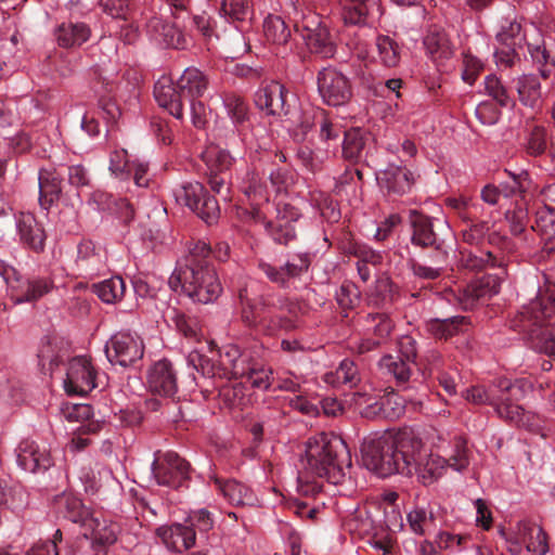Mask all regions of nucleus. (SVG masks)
<instances>
[{"mask_svg": "<svg viewBox=\"0 0 555 555\" xmlns=\"http://www.w3.org/2000/svg\"><path fill=\"white\" fill-rule=\"evenodd\" d=\"M363 466L378 477L416 472L423 482L437 481L449 468L461 472L468 465L466 442L456 437L447 442L433 430L425 440L413 430L395 437L383 436L364 440L361 447Z\"/></svg>", "mask_w": 555, "mask_h": 555, "instance_id": "1", "label": "nucleus"}, {"mask_svg": "<svg viewBox=\"0 0 555 555\" xmlns=\"http://www.w3.org/2000/svg\"><path fill=\"white\" fill-rule=\"evenodd\" d=\"M300 463L308 476L324 478L331 486L360 482L353 473L347 444L333 434L322 433L309 438Z\"/></svg>", "mask_w": 555, "mask_h": 555, "instance_id": "2", "label": "nucleus"}, {"mask_svg": "<svg viewBox=\"0 0 555 555\" xmlns=\"http://www.w3.org/2000/svg\"><path fill=\"white\" fill-rule=\"evenodd\" d=\"M494 387L500 392L499 395H495L492 389L486 390L481 386H473L463 392V397L474 404H490L499 417L516 426L532 429L535 426V415L526 412L517 403L531 389V384L526 379H517L512 383L507 378H499Z\"/></svg>", "mask_w": 555, "mask_h": 555, "instance_id": "3", "label": "nucleus"}, {"mask_svg": "<svg viewBox=\"0 0 555 555\" xmlns=\"http://www.w3.org/2000/svg\"><path fill=\"white\" fill-rule=\"evenodd\" d=\"M243 191L251 201V209L243 210L246 221L262 224L270 236L279 244H287L296 235L295 223L300 214L296 207L280 201L276 204V218L274 221H267L262 210L257 207L262 202L269 201L268 185L262 183L261 178L255 171H248L243 180Z\"/></svg>", "mask_w": 555, "mask_h": 555, "instance_id": "4", "label": "nucleus"}, {"mask_svg": "<svg viewBox=\"0 0 555 555\" xmlns=\"http://www.w3.org/2000/svg\"><path fill=\"white\" fill-rule=\"evenodd\" d=\"M255 103L269 115L283 116L284 127L297 140L304 139L313 126V116L297 105V99L283 85L271 81L259 88Z\"/></svg>", "mask_w": 555, "mask_h": 555, "instance_id": "5", "label": "nucleus"}, {"mask_svg": "<svg viewBox=\"0 0 555 555\" xmlns=\"http://www.w3.org/2000/svg\"><path fill=\"white\" fill-rule=\"evenodd\" d=\"M208 88L206 75L191 66L183 70L173 85L169 77H160L154 86V96L158 105L177 119L183 117V99L202 98Z\"/></svg>", "mask_w": 555, "mask_h": 555, "instance_id": "6", "label": "nucleus"}, {"mask_svg": "<svg viewBox=\"0 0 555 555\" xmlns=\"http://www.w3.org/2000/svg\"><path fill=\"white\" fill-rule=\"evenodd\" d=\"M55 503L59 508H64L65 518L80 525L83 535L91 538L93 545L107 547L116 542L119 526L106 519L101 520L72 489L56 496Z\"/></svg>", "mask_w": 555, "mask_h": 555, "instance_id": "7", "label": "nucleus"}, {"mask_svg": "<svg viewBox=\"0 0 555 555\" xmlns=\"http://www.w3.org/2000/svg\"><path fill=\"white\" fill-rule=\"evenodd\" d=\"M168 284L173 292H180L201 304L212 302L222 292L215 268L203 263L179 266L170 275Z\"/></svg>", "mask_w": 555, "mask_h": 555, "instance_id": "8", "label": "nucleus"}, {"mask_svg": "<svg viewBox=\"0 0 555 555\" xmlns=\"http://www.w3.org/2000/svg\"><path fill=\"white\" fill-rule=\"evenodd\" d=\"M242 305L243 321L266 335H274L279 331H291L297 326L296 314L283 306L262 299L251 300L246 288L238 292Z\"/></svg>", "mask_w": 555, "mask_h": 555, "instance_id": "9", "label": "nucleus"}, {"mask_svg": "<svg viewBox=\"0 0 555 555\" xmlns=\"http://www.w3.org/2000/svg\"><path fill=\"white\" fill-rule=\"evenodd\" d=\"M555 317V284L546 283L540 287L534 299L524 305L511 320V326L528 336L533 348V336L545 327H555L550 320Z\"/></svg>", "mask_w": 555, "mask_h": 555, "instance_id": "10", "label": "nucleus"}, {"mask_svg": "<svg viewBox=\"0 0 555 555\" xmlns=\"http://www.w3.org/2000/svg\"><path fill=\"white\" fill-rule=\"evenodd\" d=\"M0 276L7 285L8 295L15 304L35 301L53 288L48 276H34L24 280L16 269L0 260Z\"/></svg>", "mask_w": 555, "mask_h": 555, "instance_id": "11", "label": "nucleus"}, {"mask_svg": "<svg viewBox=\"0 0 555 555\" xmlns=\"http://www.w3.org/2000/svg\"><path fill=\"white\" fill-rule=\"evenodd\" d=\"M176 202L189 207L201 219L212 223L219 217V206L212 196L208 195L199 182H189L173 191Z\"/></svg>", "mask_w": 555, "mask_h": 555, "instance_id": "12", "label": "nucleus"}, {"mask_svg": "<svg viewBox=\"0 0 555 555\" xmlns=\"http://www.w3.org/2000/svg\"><path fill=\"white\" fill-rule=\"evenodd\" d=\"M296 27L311 52L320 54L322 57L334 55V41L327 26L318 13L308 12Z\"/></svg>", "mask_w": 555, "mask_h": 555, "instance_id": "13", "label": "nucleus"}, {"mask_svg": "<svg viewBox=\"0 0 555 555\" xmlns=\"http://www.w3.org/2000/svg\"><path fill=\"white\" fill-rule=\"evenodd\" d=\"M502 281L503 276L496 274L483 275L463 288L448 291L447 300L456 301L464 310L473 309L478 300L489 299L499 294Z\"/></svg>", "mask_w": 555, "mask_h": 555, "instance_id": "14", "label": "nucleus"}, {"mask_svg": "<svg viewBox=\"0 0 555 555\" xmlns=\"http://www.w3.org/2000/svg\"><path fill=\"white\" fill-rule=\"evenodd\" d=\"M105 354L112 364L127 367L142 359L143 339L135 333L118 332L107 340Z\"/></svg>", "mask_w": 555, "mask_h": 555, "instance_id": "15", "label": "nucleus"}, {"mask_svg": "<svg viewBox=\"0 0 555 555\" xmlns=\"http://www.w3.org/2000/svg\"><path fill=\"white\" fill-rule=\"evenodd\" d=\"M98 372L85 356L70 359L66 367L64 389L68 395L85 396L98 386Z\"/></svg>", "mask_w": 555, "mask_h": 555, "instance_id": "16", "label": "nucleus"}, {"mask_svg": "<svg viewBox=\"0 0 555 555\" xmlns=\"http://www.w3.org/2000/svg\"><path fill=\"white\" fill-rule=\"evenodd\" d=\"M317 81L319 94L327 105H345L352 95L349 79L334 67H325L320 70Z\"/></svg>", "mask_w": 555, "mask_h": 555, "instance_id": "17", "label": "nucleus"}, {"mask_svg": "<svg viewBox=\"0 0 555 555\" xmlns=\"http://www.w3.org/2000/svg\"><path fill=\"white\" fill-rule=\"evenodd\" d=\"M155 457L152 472L158 486H182L184 482H197V476L191 472L189 464L173 452L164 455V462Z\"/></svg>", "mask_w": 555, "mask_h": 555, "instance_id": "18", "label": "nucleus"}, {"mask_svg": "<svg viewBox=\"0 0 555 555\" xmlns=\"http://www.w3.org/2000/svg\"><path fill=\"white\" fill-rule=\"evenodd\" d=\"M18 466L28 473L47 470L52 465L50 450L44 442L25 439L16 449Z\"/></svg>", "mask_w": 555, "mask_h": 555, "instance_id": "19", "label": "nucleus"}, {"mask_svg": "<svg viewBox=\"0 0 555 555\" xmlns=\"http://www.w3.org/2000/svg\"><path fill=\"white\" fill-rule=\"evenodd\" d=\"M147 386L151 392L165 398H170L177 392V376L169 361L160 360L151 366Z\"/></svg>", "mask_w": 555, "mask_h": 555, "instance_id": "20", "label": "nucleus"}, {"mask_svg": "<svg viewBox=\"0 0 555 555\" xmlns=\"http://www.w3.org/2000/svg\"><path fill=\"white\" fill-rule=\"evenodd\" d=\"M340 14L345 24L364 25L383 15L377 0H339Z\"/></svg>", "mask_w": 555, "mask_h": 555, "instance_id": "21", "label": "nucleus"}, {"mask_svg": "<svg viewBox=\"0 0 555 555\" xmlns=\"http://www.w3.org/2000/svg\"><path fill=\"white\" fill-rule=\"evenodd\" d=\"M310 266V257L308 254L293 255L284 267L275 268L264 261L259 262L260 270L267 278L276 284L286 285L294 278L301 275Z\"/></svg>", "mask_w": 555, "mask_h": 555, "instance_id": "22", "label": "nucleus"}, {"mask_svg": "<svg viewBox=\"0 0 555 555\" xmlns=\"http://www.w3.org/2000/svg\"><path fill=\"white\" fill-rule=\"evenodd\" d=\"M366 323V337L354 341L359 353L374 349L390 334L393 327L392 321L384 313L367 314Z\"/></svg>", "mask_w": 555, "mask_h": 555, "instance_id": "23", "label": "nucleus"}, {"mask_svg": "<svg viewBox=\"0 0 555 555\" xmlns=\"http://www.w3.org/2000/svg\"><path fill=\"white\" fill-rule=\"evenodd\" d=\"M106 258L92 241L83 240L77 247L76 267L86 278H93L105 269Z\"/></svg>", "mask_w": 555, "mask_h": 555, "instance_id": "24", "label": "nucleus"}, {"mask_svg": "<svg viewBox=\"0 0 555 555\" xmlns=\"http://www.w3.org/2000/svg\"><path fill=\"white\" fill-rule=\"evenodd\" d=\"M423 44L426 54L438 69L444 68L447 62L453 57V48L440 27H430L424 37Z\"/></svg>", "mask_w": 555, "mask_h": 555, "instance_id": "25", "label": "nucleus"}, {"mask_svg": "<svg viewBox=\"0 0 555 555\" xmlns=\"http://www.w3.org/2000/svg\"><path fill=\"white\" fill-rule=\"evenodd\" d=\"M377 182L388 194L403 195L409 192L413 184L412 172L403 166L390 164L377 173Z\"/></svg>", "mask_w": 555, "mask_h": 555, "instance_id": "26", "label": "nucleus"}, {"mask_svg": "<svg viewBox=\"0 0 555 555\" xmlns=\"http://www.w3.org/2000/svg\"><path fill=\"white\" fill-rule=\"evenodd\" d=\"M219 370L222 378L244 377L249 369V360L243 354L237 346H223L219 352Z\"/></svg>", "mask_w": 555, "mask_h": 555, "instance_id": "27", "label": "nucleus"}, {"mask_svg": "<svg viewBox=\"0 0 555 555\" xmlns=\"http://www.w3.org/2000/svg\"><path fill=\"white\" fill-rule=\"evenodd\" d=\"M15 222L21 242L35 251H42L46 232L35 216L31 212H20L15 217Z\"/></svg>", "mask_w": 555, "mask_h": 555, "instance_id": "28", "label": "nucleus"}, {"mask_svg": "<svg viewBox=\"0 0 555 555\" xmlns=\"http://www.w3.org/2000/svg\"><path fill=\"white\" fill-rule=\"evenodd\" d=\"M162 543L172 552H182L195 543V531L192 527L181 524L162 526L156 529Z\"/></svg>", "mask_w": 555, "mask_h": 555, "instance_id": "29", "label": "nucleus"}, {"mask_svg": "<svg viewBox=\"0 0 555 555\" xmlns=\"http://www.w3.org/2000/svg\"><path fill=\"white\" fill-rule=\"evenodd\" d=\"M530 30L531 35L526 40L528 52L532 59V62L538 66L540 75L543 78H548L554 74L555 61L551 57L550 53L545 49L539 30L534 26H531Z\"/></svg>", "mask_w": 555, "mask_h": 555, "instance_id": "30", "label": "nucleus"}, {"mask_svg": "<svg viewBox=\"0 0 555 555\" xmlns=\"http://www.w3.org/2000/svg\"><path fill=\"white\" fill-rule=\"evenodd\" d=\"M39 203L42 208L49 207L59 199L62 193V178L55 169L44 168L38 173Z\"/></svg>", "mask_w": 555, "mask_h": 555, "instance_id": "31", "label": "nucleus"}, {"mask_svg": "<svg viewBox=\"0 0 555 555\" xmlns=\"http://www.w3.org/2000/svg\"><path fill=\"white\" fill-rule=\"evenodd\" d=\"M55 39L62 48L81 46L90 37V29L83 23H63L55 29Z\"/></svg>", "mask_w": 555, "mask_h": 555, "instance_id": "32", "label": "nucleus"}, {"mask_svg": "<svg viewBox=\"0 0 555 555\" xmlns=\"http://www.w3.org/2000/svg\"><path fill=\"white\" fill-rule=\"evenodd\" d=\"M531 35V30L525 28L515 18L505 17L501 21L500 30L496 34V40L504 47H521Z\"/></svg>", "mask_w": 555, "mask_h": 555, "instance_id": "33", "label": "nucleus"}, {"mask_svg": "<svg viewBox=\"0 0 555 555\" xmlns=\"http://www.w3.org/2000/svg\"><path fill=\"white\" fill-rule=\"evenodd\" d=\"M410 223L412 227V243L421 247L434 246L437 237L433 230L430 219L416 210L410 211Z\"/></svg>", "mask_w": 555, "mask_h": 555, "instance_id": "34", "label": "nucleus"}, {"mask_svg": "<svg viewBox=\"0 0 555 555\" xmlns=\"http://www.w3.org/2000/svg\"><path fill=\"white\" fill-rule=\"evenodd\" d=\"M519 101L529 107H535L541 100V83L533 74H524L514 80Z\"/></svg>", "mask_w": 555, "mask_h": 555, "instance_id": "35", "label": "nucleus"}, {"mask_svg": "<svg viewBox=\"0 0 555 555\" xmlns=\"http://www.w3.org/2000/svg\"><path fill=\"white\" fill-rule=\"evenodd\" d=\"M203 162L206 165L207 172L228 173L232 167L235 157L230 151L218 145H209L202 154Z\"/></svg>", "mask_w": 555, "mask_h": 555, "instance_id": "36", "label": "nucleus"}, {"mask_svg": "<svg viewBox=\"0 0 555 555\" xmlns=\"http://www.w3.org/2000/svg\"><path fill=\"white\" fill-rule=\"evenodd\" d=\"M465 317H452L447 319H431L426 323L427 331L438 339H448L459 334L467 326Z\"/></svg>", "mask_w": 555, "mask_h": 555, "instance_id": "37", "label": "nucleus"}, {"mask_svg": "<svg viewBox=\"0 0 555 555\" xmlns=\"http://www.w3.org/2000/svg\"><path fill=\"white\" fill-rule=\"evenodd\" d=\"M376 59L385 67H396L401 60V48L389 36L378 35L375 39Z\"/></svg>", "mask_w": 555, "mask_h": 555, "instance_id": "38", "label": "nucleus"}, {"mask_svg": "<svg viewBox=\"0 0 555 555\" xmlns=\"http://www.w3.org/2000/svg\"><path fill=\"white\" fill-rule=\"evenodd\" d=\"M163 318L168 324L175 325L177 331L189 339H199V327L197 322L179 312L175 308H168L164 313Z\"/></svg>", "mask_w": 555, "mask_h": 555, "instance_id": "39", "label": "nucleus"}, {"mask_svg": "<svg viewBox=\"0 0 555 555\" xmlns=\"http://www.w3.org/2000/svg\"><path fill=\"white\" fill-rule=\"evenodd\" d=\"M228 116L235 126L238 135L242 137L241 127L248 121V106L243 98L236 94H225L222 99Z\"/></svg>", "mask_w": 555, "mask_h": 555, "instance_id": "40", "label": "nucleus"}, {"mask_svg": "<svg viewBox=\"0 0 555 555\" xmlns=\"http://www.w3.org/2000/svg\"><path fill=\"white\" fill-rule=\"evenodd\" d=\"M359 380L358 370L354 363L348 359L343 360L335 371L327 372L324 375V382L334 387L339 385H349L352 387L356 386Z\"/></svg>", "mask_w": 555, "mask_h": 555, "instance_id": "41", "label": "nucleus"}, {"mask_svg": "<svg viewBox=\"0 0 555 555\" xmlns=\"http://www.w3.org/2000/svg\"><path fill=\"white\" fill-rule=\"evenodd\" d=\"M94 291L103 302L115 304L124 297L126 284L122 278L113 276L95 284Z\"/></svg>", "mask_w": 555, "mask_h": 555, "instance_id": "42", "label": "nucleus"}, {"mask_svg": "<svg viewBox=\"0 0 555 555\" xmlns=\"http://www.w3.org/2000/svg\"><path fill=\"white\" fill-rule=\"evenodd\" d=\"M411 361L400 356H385L379 361V367L385 373L392 375L399 384H404L411 376Z\"/></svg>", "mask_w": 555, "mask_h": 555, "instance_id": "43", "label": "nucleus"}, {"mask_svg": "<svg viewBox=\"0 0 555 555\" xmlns=\"http://www.w3.org/2000/svg\"><path fill=\"white\" fill-rule=\"evenodd\" d=\"M524 541L528 552L533 555H545L548 551L547 534L538 525L532 524L525 527Z\"/></svg>", "mask_w": 555, "mask_h": 555, "instance_id": "44", "label": "nucleus"}, {"mask_svg": "<svg viewBox=\"0 0 555 555\" xmlns=\"http://www.w3.org/2000/svg\"><path fill=\"white\" fill-rule=\"evenodd\" d=\"M263 31L268 41L284 44L291 37V30L280 16H268L263 23Z\"/></svg>", "mask_w": 555, "mask_h": 555, "instance_id": "45", "label": "nucleus"}, {"mask_svg": "<svg viewBox=\"0 0 555 555\" xmlns=\"http://www.w3.org/2000/svg\"><path fill=\"white\" fill-rule=\"evenodd\" d=\"M531 229L546 242H552L555 238V209L544 208L537 211Z\"/></svg>", "mask_w": 555, "mask_h": 555, "instance_id": "46", "label": "nucleus"}, {"mask_svg": "<svg viewBox=\"0 0 555 555\" xmlns=\"http://www.w3.org/2000/svg\"><path fill=\"white\" fill-rule=\"evenodd\" d=\"M530 181L527 175H511L509 180L499 185L501 197H519L520 202H526V193Z\"/></svg>", "mask_w": 555, "mask_h": 555, "instance_id": "47", "label": "nucleus"}, {"mask_svg": "<svg viewBox=\"0 0 555 555\" xmlns=\"http://www.w3.org/2000/svg\"><path fill=\"white\" fill-rule=\"evenodd\" d=\"M343 154L350 160H357L361 157L365 142L360 129H350L344 132Z\"/></svg>", "mask_w": 555, "mask_h": 555, "instance_id": "48", "label": "nucleus"}, {"mask_svg": "<svg viewBox=\"0 0 555 555\" xmlns=\"http://www.w3.org/2000/svg\"><path fill=\"white\" fill-rule=\"evenodd\" d=\"M505 219L513 235H519L525 232L528 224L527 201H517L514 209L506 211Z\"/></svg>", "mask_w": 555, "mask_h": 555, "instance_id": "49", "label": "nucleus"}, {"mask_svg": "<svg viewBox=\"0 0 555 555\" xmlns=\"http://www.w3.org/2000/svg\"><path fill=\"white\" fill-rule=\"evenodd\" d=\"M446 205L452 209L464 222H473L476 218L479 205L466 197H448Z\"/></svg>", "mask_w": 555, "mask_h": 555, "instance_id": "50", "label": "nucleus"}, {"mask_svg": "<svg viewBox=\"0 0 555 555\" xmlns=\"http://www.w3.org/2000/svg\"><path fill=\"white\" fill-rule=\"evenodd\" d=\"M147 30L157 42L171 47L177 46L175 42V28L171 25L164 23L160 18H151L147 23Z\"/></svg>", "mask_w": 555, "mask_h": 555, "instance_id": "51", "label": "nucleus"}, {"mask_svg": "<svg viewBox=\"0 0 555 555\" xmlns=\"http://www.w3.org/2000/svg\"><path fill=\"white\" fill-rule=\"evenodd\" d=\"M220 396L230 408H241L249 401L246 395V387L238 382L223 386L220 390Z\"/></svg>", "mask_w": 555, "mask_h": 555, "instance_id": "52", "label": "nucleus"}, {"mask_svg": "<svg viewBox=\"0 0 555 555\" xmlns=\"http://www.w3.org/2000/svg\"><path fill=\"white\" fill-rule=\"evenodd\" d=\"M186 361L190 366L203 376L220 377L219 364L214 363L210 359L196 350L189 353Z\"/></svg>", "mask_w": 555, "mask_h": 555, "instance_id": "53", "label": "nucleus"}, {"mask_svg": "<svg viewBox=\"0 0 555 555\" xmlns=\"http://www.w3.org/2000/svg\"><path fill=\"white\" fill-rule=\"evenodd\" d=\"M219 490L234 506H253L258 502L251 488H219Z\"/></svg>", "mask_w": 555, "mask_h": 555, "instance_id": "54", "label": "nucleus"}, {"mask_svg": "<svg viewBox=\"0 0 555 555\" xmlns=\"http://www.w3.org/2000/svg\"><path fill=\"white\" fill-rule=\"evenodd\" d=\"M485 90L486 93L501 106H508L513 103V100L508 94L506 88L502 85L501 80L494 75H489L486 77Z\"/></svg>", "mask_w": 555, "mask_h": 555, "instance_id": "55", "label": "nucleus"}, {"mask_svg": "<svg viewBox=\"0 0 555 555\" xmlns=\"http://www.w3.org/2000/svg\"><path fill=\"white\" fill-rule=\"evenodd\" d=\"M336 300L340 308L351 309L360 301V291L356 284L344 282L336 292Z\"/></svg>", "mask_w": 555, "mask_h": 555, "instance_id": "56", "label": "nucleus"}, {"mask_svg": "<svg viewBox=\"0 0 555 555\" xmlns=\"http://www.w3.org/2000/svg\"><path fill=\"white\" fill-rule=\"evenodd\" d=\"M220 11L231 21H244L250 12L246 0H221Z\"/></svg>", "mask_w": 555, "mask_h": 555, "instance_id": "57", "label": "nucleus"}, {"mask_svg": "<svg viewBox=\"0 0 555 555\" xmlns=\"http://www.w3.org/2000/svg\"><path fill=\"white\" fill-rule=\"evenodd\" d=\"M535 351L555 357V327H545L533 336V348Z\"/></svg>", "mask_w": 555, "mask_h": 555, "instance_id": "58", "label": "nucleus"}, {"mask_svg": "<svg viewBox=\"0 0 555 555\" xmlns=\"http://www.w3.org/2000/svg\"><path fill=\"white\" fill-rule=\"evenodd\" d=\"M347 253L358 258L357 262L367 263L370 266H377L383 260L379 253L359 243H351L347 248Z\"/></svg>", "mask_w": 555, "mask_h": 555, "instance_id": "59", "label": "nucleus"}, {"mask_svg": "<svg viewBox=\"0 0 555 555\" xmlns=\"http://www.w3.org/2000/svg\"><path fill=\"white\" fill-rule=\"evenodd\" d=\"M379 410L390 418H398L404 414L405 400L397 393H390L380 401Z\"/></svg>", "mask_w": 555, "mask_h": 555, "instance_id": "60", "label": "nucleus"}, {"mask_svg": "<svg viewBox=\"0 0 555 555\" xmlns=\"http://www.w3.org/2000/svg\"><path fill=\"white\" fill-rule=\"evenodd\" d=\"M463 263L470 270H481L488 266L490 267H502V262L496 259L491 251H487L481 256L468 254L463 258Z\"/></svg>", "mask_w": 555, "mask_h": 555, "instance_id": "61", "label": "nucleus"}, {"mask_svg": "<svg viewBox=\"0 0 555 555\" xmlns=\"http://www.w3.org/2000/svg\"><path fill=\"white\" fill-rule=\"evenodd\" d=\"M62 414L69 422H82L92 416V408L83 403H66L62 408Z\"/></svg>", "mask_w": 555, "mask_h": 555, "instance_id": "62", "label": "nucleus"}, {"mask_svg": "<svg viewBox=\"0 0 555 555\" xmlns=\"http://www.w3.org/2000/svg\"><path fill=\"white\" fill-rule=\"evenodd\" d=\"M245 376L253 387L261 390L268 389L272 384V371L267 367L255 369L249 365Z\"/></svg>", "mask_w": 555, "mask_h": 555, "instance_id": "63", "label": "nucleus"}, {"mask_svg": "<svg viewBox=\"0 0 555 555\" xmlns=\"http://www.w3.org/2000/svg\"><path fill=\"white\" fill-rule=\"evenodd\" d=\"M470 540L468 535L453 534L450 532H440L436 538V543L439 548L460 551L465 547L466 543Z\"/></svg>", "mask_w": 555, "mask_h": 555, "instance_id": "64", "label": "nucleus"}]
</instances>
